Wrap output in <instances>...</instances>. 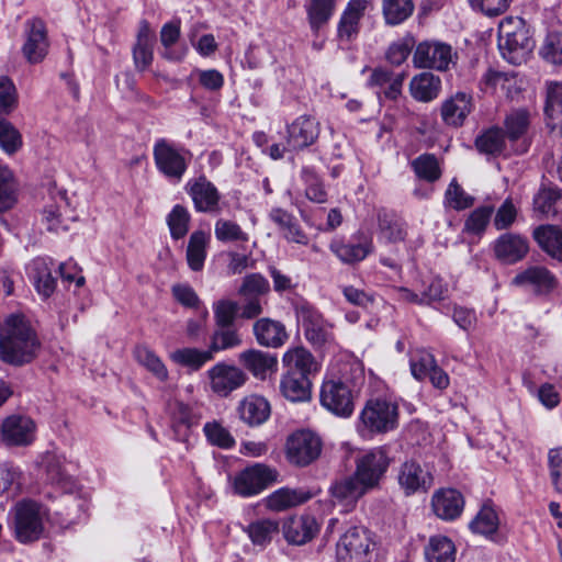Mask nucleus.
<instances>
[{"label":"nucleus","mask_w":562,"mask_h":562,"mask_svg":"<svg viewBox=\"0 0 562 562\" xmlns=\"http://www.w3.org/2000/svg\"><path fill=\"white\" fill-rule=\"evenodd\" d=\"M252 333L258 345L266 348H280L289 339L284 324L269 317L257 319L252 325Z\"/></svg>","instance_id":"nucleus-20"},{"label":"nucleus","mask_w":562,"mask_h":562,"mask_svg":"<svg viewBox=\"0 0 562 562\" xmlns=\"http://www.w3.org/2000/svg\"><path fill=\"white\" fill-rule=\"evenodd\" d=\"M282 363L286 372L292 371L296 374H303L306 378L311 373L318 371V363L314 356L304 347H293L285 351L282 357Z\"/></svg>","instance_id":"nucleus-31"},{"label":"nucleus","mask_w":562,"mask_h":562,"mask_svg":"<svg viewBox=\"0 0 562 562\" xmlns=\"http://www.w3.org/2000/svg\"><path fill=\"white\" fill-rule=\"evenodd\" d=\"M214 234L215 237L223 243L248 240L247 233H245L237 223L224 218L216 221Z\"/></svg>","instance_id":"nucleus-56"},{"label":"nucleus","mask_w":562,"mask_h":562,"mask_svg":"<svg viewBox=\"0 0 562 562\" xmlns=\"http://www.w3.org/2000/svg\"><path fill=\"white\" fill-rule=\"evenodd\" d=\"M278 472L265 464L257 463L236 474L234 491L243 497H249L262 492L277 480Z\"/></svg>","instance_id":"nucleus-9"},{"label":"nucleus","mask_w":562,"mask_h":562,"mask_svg":"<svg viewBox=\"0 0 562 562\" xmlns=\"http://www.w3.org/2000/svg\"><path fill=\"white\" fill-rule=\"evenodd\" d=\"M367 0H351L344 11L338 24V37L340 41L350 42L359 33V22L367 9Z\"/></svg>","instance_id":"nucleus-28"},{"label":"nucleus","mask_w":562,"mask_h":562,"mask_svg":"<svg viewBox=\"0 0 562 562\" xmlns=\"http://www.w3.org/2000/svg\"><path fill=\"white\" fill-rule=\"evenodd\" d=\"M319 531V524L312 515L293 516L283 524V535L289 543L304 544Z\"/></svg>","instance_id":"nucleus-21"},{"label":"nucleus","mask_w":562,"mask_h":562,"mask_svg":"<svg viewBox=\"0 0 562 562\" xmlns=\"http://www.w3.org/2000/svg\"><path fill=\"white\" fill-rule=\"evenodd\" d=\"M475 199L468 194L462 187L453 179L445 193V204L456 211L471 207Z\"/></svg>","instance_id":"nucleus-52"},{"label":"nucleus","mask_w":562,"mask_h":562,"mask_svg":"<svg viewBox=\"0 0 562 562\" xmlns=\"http://www.w3.org/2000/svg\"><path fill=\"white\" fill-rule=\"evenodd\" d=\"M240 344L241 338L233 326H217L211 338L210 350L214 353L216 351L237 347Z\"/></svg>","instance_id":"nucleus-50"},{"label":"nucleus","mask_w":562,"mask_h":562,"mask_svg":"<svg viewBox=\"0 0 562 562\" xmlns=\"http://www.w3.org/2000/svg\"><path fill=\"white\" fill-rule=\"evenodd\" d=\"M48 38L45 24L40 19L25 23V43L22 47L24 57L31 64L42 61L48 53Z\"/></svg>","instance_id":"nucleus-13"},{"label":"nucleus","mask_w":562,"mask_h":562,"mask_svg":"<svg viewBox=\"0 0 562 562\" xmlns=\"http://www.w3.org/2000/svg\"><path fill=\"white\" fill-rule=\"evenodd\" d=\"M186 189L198 212H215L218 210L220 192L206 177L200 176L196 179L189 180Z\"/></svg>","instance_id":"nucleus-17"},{"label":"nucleus","mask_w":562,"mask_h":562,"mask_svg":"<svg viewBox=\"0 0 562 562\" xmlns=\"http://www.w3.org/2000/svg\"><path fill=\"white\" fill-rule=\"evenodd\" d=\"M397 480L405 495L427 492L434 483L431 473L416 461L404 462L400 468Z\"/></svg>","instance_id":"nucleus-16"},{"label":"nucleus","mask_w":562,"mask_h":562,"mask_svg":"<svg viewBox=\"0 0 562 562\" xmlns=\"http://www.w3.org/2000/svg\"><path fill=\"white\" fill-rule=\"evenodd\" d=\"M281 394L291 402H305L311 398V381L303 374L285 372L280 380Z\"/></svg>","instance_id":"nucleus-32"},{"label":"nucleus","mask_w":562,"mask_h":562,"mask_svg":"<svg viewBox=\"0 0 562 562\" xmlns=\"http://www.w3.org/2000/svg\"><path fill=\"white\" fill-rule=\"evenodd\" d=\"M157 169L168 179L179 182L187 171L191 157L189 150L176 147L165 138H159L153 149Z\"/></svg>","instance_id":"nucleus-3"},{"label":"nucleus","mask_w":562,"mask_h":562,"mask_svg":"<svg viewBox=\"0 0 562 562\" xmlns=\"http://www.w3.org/2000/svg\"><path fill=\"white\" fill-rule=\"evenodd\" d=\"M441 80L431 72H422L414 76L409 82L412 97L419 102H430L439 95Z\"/></svg>","instance_id":"nucleus-34"},{"label":"nucleus","mask_w":562,"mask_h":562,"mask_svg":"<svg viewBox=\"0 0 562 562\" xmlns=\"http://www.w3.org/2000/svg\"><path fill=\"white\" fill-rule=\"evenodd\" d=\"M190 220V213L184 206L178 204L171 210L167 223L172 238L180 239L187 235Z\"/></svg>","instance_id":"nucleus-55"},{"label":"nucleus","mask_w":562,"mask_h":562,"mask_svg":"<svg viewBox=\"0 0 562 562\" xmlns=\"http://www.w3.org/2000/svg\"><path fill=\"white\" fill-rule=\"evenodd\" d=\"M15 537L22 543L36 541L44 531L41 506L32 501H25L15 506Z\"/></svg>","instance_id":"nucleus-6"},{"label":"nucleus","mask_w":562,"mask_h":562,"mask_svg":"<svg viewBox=\"0 0 562 562\" xmlns=\"http://www.w3.org/2000/svg\"><path fill=\"white\" fill-rule=\"evenodd\" d=\"M35 438V424L26 417L12 415L1 426V440L7 446H27Z\"/></svg>","instance_id":"nucleus-15"},{"label":"nucleus","mask_w":562,"mask_h":562,"mask_svg":"<svg viewBox=\"0 0 562 562\" xmlns=\"http://www.w3.org/2000/svg\"><path fill=\"white\" fill-rule=\"evenodd\" d=\"M493 250L499 261L512 265L527 255L529 244L527 238L519 234L505 233L495 240Z\"/></svg>","instance_id":"nucleus-19"},{"label":"nucleus","mask_w":562,"mask_h":562,"mask_svg":"<svg viewBox=\"0 0 562 562\" xmlns=\"http://www.w3.org/2000/svg\"><path fill=\"white\" fill-rule=\"evenodd\" d=\"M368 492L369 490L353 474L335 480L329 487L331 503L345 512L352 510Z\"/></svg>","instance_id":"nucleus-12"},{"label":"nucleus","mask_w":562,"mask_h":562,"mask_svg":"<svg viewBox=\"0 0 562 562\" xmlns=\"http://www.w3.org/2000/svg\"><path fill=\"white\" fill-rule=\"evenodd\" d=\"M532 236L538 246L551 258L562 261V228L546 224L533 229Z\"/></svg>","instance_id":"nucleus-30"},{"label":"nucleus","mask_w":562,"mask_h":562,"mask_svg":"<svg viewBox=\"0 0 562 562\" xmlns=\"http://www.w3.org/2000/svg\"><path fill=\"white\" fill-rule=\"evenodd\" d=\"M412 168L419 179L435 182L441 177L438 159L432 154H423L412 161Z\"/></svg>","instance_id":"nucleus-48"},{"label":"nucleus","mask_w":562,"mask_h":562,"mask_svg":"<svg viewBox=\"0 0 562 562\" xmlns=\"http://www.w3.org/2000/svg\"><path fill=\"white\" fill-rule=\"evenodd\" d=\"M390 462L391 460L385 449L373 448L355 459V472L352 474L370 492L380 487Z\"/></svg>","instance_id":"nucleus-4"},{"label":"nucleus","mask_w":562,"mask_h":562,"mask_svg":"<svg viewBox=\"0 0 562 562\" xmlns=\"http://www.w3.org/2000/svg\"><path fill=\"white\" fill-rule=\"evenodd\" d=\"M431 505L438 517L446 520H452L462 513L464 499L460 492L453 488H448L435 493Z\"/></svg>","instance_id":"nucleus-26"},{"label":"nucleus","mask_w":562,"mask_h":562,"mask_svg":"<svg viewBox=\"0 0 562 562\" xmlns=\"http://www.w3.org/2000/svg\"><path fill=\"white\" fill-rule=\"evenodd\" d=\"M15 203V183L12 171L0 166V212L11 209Z\"/></svg>","instance_id":"nucleus-54"},{"label":"nucleus","mask_w":562,"mask_h":562,"mask_svg":"<svg viewBox=\"0 0 562 562\" xmlns=\"http://www.w3.org/2000/svg\"><path fill=\"white\" fill-rule=\"evenodd\" d=\"M192 425L191 411L183 403H177L172 411V428L176 436L184 440Z\"/></svg>","instance_id":"nucleus-59"},{"label":"nucleus","mask_w":562,"mask_h":562,"mask_svg":"<svg viewBox=\"0 0 562 562\" xmlns=\"http://www.w3.org/2000/svg\"><path fill=\"white\" fill-rule=\"evenodd\" d=\"M499 519L496 510L490 504H484L475 518L471 521L470 528L473 532L490 536L498 529Z\"/></svg>","instance_id":"nucleus-44"},{"label":"nucleus","mask_w":562,"mask_h":562,"mask_svg":"<svg viewBox=\"0 0 562 562\" xmlns=\"http://www.w3.org/2000/svg\"><path fill=\"white\" fill-rule=\"evenodd\" d=\"M548 463L553 486L557 492L562 493V447L549 450Z\"/></svg>","instance_id":"nucleus-64"},{"label":"nucleus","mask_w":562,"mask_h":562,"mask_svg":"<svg viewBox=\"0 0 562 562\" xmlns=\"http://www.w3.org/2000/svg\"><path fill=\"white\" fill-rule=\"evenodd\" d=\"M286 145L289 151L304 149L319 136V123L312 116L302 115L286 128Z\"/></svg>","instance_id":"nucleus-14"},{"label":"nucleus","mask_w":562,"mask_h":562,"mask_svg":"<svg viewBox=\"0 0 562 562\" xmlns=\"http://www.w3.org/2000/svg\"><path fill=\"white\" fill-rule=\"evenodd\" d=\"M457 59V52L451 45L439 41L420 42L413 53V64L419 69L447 71L456 65Z\"/></svg>","instance_id":"nucleus-5"},{"label":"nucleus","mask_w":562,"mask_h":562,"mask_svg":"<svg viewBox=\"0 0 562 562\" xmlns=\"http://www.w3.org/2000/svg\"><path fill=\"white\" fill-rule=\"evenodd\" d=\"M238 305L231 300H221L214 304V318L216 326H233Z\"/></svg>","instance_id":"nucleus-63"},{"label":"nucleus","mask_w":562,"mask_h":562,"mask_svg":"<svg viewBox=\"0 0 562 562\" xmlns=\"http://www.w3.org/2000/svg\"><path fill=\"white\" fill-rule=\"evenodd\" d=\"M494 207L492 205H483L473 210L464 223V232L481 235L488 225Z\"/></svg>","instance_id":"nucleus-53"},{"label":"nucleus","mask_w":562,"mask_h":562,"mask_svg":"<svg viewBox=\"0 0 562 562\" xmlns=\"http://www.w3.org/2000/svg\"><path fill=\"white\" fill-rule=\"evenodd\" d=\"M171 359L178 364L199 370L204 363L213 359V353L210 348L207 350L182 348L172 352Z\"/></svg>","instance_id":"nucleus-46"},{"label":"nucleus","mask_w":562,"mask_h":562,"mask_svg":"<svg viewBox=\"0 0 562 562\" xmlns=\"http://www.w3.org/2000/svg\"><path fill=\"white\" fill-rule=\"evenodd\" d=\"M22 135L19 130L7 119L0 117V147L12 155L22 147Z\"/></svg>","instance_id":"nucleus-51"},{"label":"nucleus","mask_w":562,"mask_h":562,"mask_svg":"<svg viewBox=\"0 0 562 562\" xmlns=\"http://www.w3.org/2000/svg\"><path fill=\"white\" fill-rule=\"evenodd\" d=\"M270 285L268 280L260 273L247 274L238 290V294L246 297H256L268 293Z\"/></svg>","instance_id":"nucleus-58"},{"label":"nucleus","mask_w":562,"mask_h":562,"mask_svg":"<svg viewBox=\"0 0 562 562\" xmlns=\"http://www.w3.org/2000/svg\"><path fill=\"white\" fill-rule=\"evenodd\" d=\"M427 562H454L456 548L446 536H434L425 549Z\"/></svg>","instance_id":"nucleus-39"},{"label":"nucleus","mask_w":562,"mask_h":562,"mask_svg":"<svg viewBox=\"0 0 562 562\" xmlns=\"http://www.w3.org/2000/svg\"><path fill=\"white\" fill-rule=\"evenodd\" d=\"M297 317L302 324L305 338L311 344L323 346L330 339V326L317 311L308 306H302L297 311Z\"/></svg>","instance_id":"nucleus-18"},{"label":"nucleus","mask_w":562,"mask_h":562,"mask_svg":"<svg viewBox=\"0 0 562 562\" xmlns=\"http://www.w3.org/2000/svg\"><path fill=\"white\" fill-rule=\"evenodd\" d=\"M533 46L535 43L529 35V31H520L514 36L498 40V47L503 57L515 65L526 61Z\"/></svg>","instance_id":"nucleus-22"},{"label":"nucleus","mask_w":562,"mask_h":562,"mask_svg":"<svg viewBox=\"0 0 562 562\" xmlns=\"http://www.w3.org/2000/svg\"><path fill=\"white\" fill-rule=\"evenodd\" d=\"M246 531L254 544L263 547L279 533V524L273 519H259L251 522Z\"/></svg>","instance_id":"nucleus-42"},{"label":"nucleus","mask_w":562,"mask_h":562,"mask_svg":"<svg viewBox=\"0 0 562 562\" xmlns=\"http://www.w3.org/2000/svg\"><path fill=\"white\" fill-rule=\"evenodd\" d=\"M321 452V438L310 430L296 431L286 440L285 453L292 464L308 465L319 457Z\"/></svg>","instance_id":"nucleus-8"},{"label":"nucleus","mask_w":562,"mask_h":562,"mask_svg":"<svg viewBox=\"0 0 562 562\" xmlns=\"http://www.w3.org/2000/svg\"><path fill=\"white\" fill-rule=\"evenodd\" d=\"M472 111V97L465 92H457L441 105V117L451 126H461Z\"/></svg>","instance_id":"nucleus-27"},{"label":"nucleus","mask_w":562,"mask_h":562,"mask_svg":"<svg viewBox=\"0 0 562 562\" xmlns=\"http://www.w3.org/2000/svg\"><path fill=\"white\" fill-rule=\"evenodd\" d=\"M413 10L412 0H383V14L387 24H400L413 13Z\"/></svg>","instance_id":"nucleus-49"},{"label":"nucleus","mask_w":562,"mask_h":562,"mask_svg":"<svg viewBox=\"0 0 562 562\" xmlns=\"http://www.w3.org/2000/svg\"><path fill=\"white\" fill-rule=\"evenodd\" d=\"M371 539L366 529H348L337 543V558L340 562H366L370 552Z\"/></svg>","instance_id":"nucleus-10"},{"label":"nucleus","mask_w":562,"mask_h":562,"mask_svg":"<svg viewBox=\"0 0 562 562\" xmlns=\"http://www.w3.org/2000/svg\"><path fill=\"white\" fill-rule=\"evenodd\" d=\"M540 54L552 64H562V32H550L542 44Z\"/></svg>","instance_id":"nucleus-60"},{"label":"nucleus","mask_w":562,"mask_h":562,"mask_svg":"<svg viewBox=\"0 0 562 562\" xmlns=\"http://www.w3.org/2000/svg\"><path fill=\"white\" fill-rule=\"evenodd\" d=\"M330 250L344 262L352 265L362 261L372 250L373 244L371 239H363L358 244H344L333 241Z\"/></svg>","instance_id":"nucleus-37"},{"label":"nucleus","mask_w":562,"mask_h":562,"mask_svg":"<svg viewBox=\"0 0 562 562\" xmlns=\"http://www.w3.org/2000/svg\"><path fill=\"white\" fill-rule=\"evenodd\" d=\"M209 240V235L203 231H195L191 234L187 247V261L191 270L201 271L203 269Z\"/></svg>","instance_id":"nucleus-38"},{"label":"nucleus","mask_w":562,"mask_h":562,"mask_svg":"<svg viewBox=\"0 0 562 562\" xmlns=\"http://www.w3.org/2000/svg\"><path fill=\"white\" fill-rule=\"evenodd\" d=\"M41 341L22 315H10L0 326V360L22 367L37 358Z\"/></svg>","instance_id":"nucleus-1"},{"label":"nucleus","mask_w":562,"mask_h":562,"mask_svg":"<svg viewBox=\"0 0 562 562\" xmlns=\"http://www.w3.org/2000/svg\"><path fill=\"white\" fill-rule=\"evenodd\" d=\"M514 283L529 288L538 294L552 291L557 284L554 276L544 267H530L514 278Z\"/></svg>","instance_id":"nucleus-25"},{"label":"nucleus","mask_w":562,"mask_h":562,"mask_svg":"<svg viewBox=\"0 0 562 562\" xmlns=\"http://www.w3.org/2000/svg\"><path fill=\"white\" fill-rule=\"evenodd\" d=\"M41 468L46 474V480L59 486L65 492H71L75 481L65 468V458L55 452H46L41 458Z\"/></svg>","instance_id":"nucleus-23"},{"label":"nucleus","mask_w":562,"mask_h":562,"mask_svg":"<svg viewBox=\"0 0 562 562\" xmlns=\"http://www.w3.org/2000/svg\"><path fill=\"white\" fill-rule=\"evenodd\" d=\"M505 139L502 127L493 126L476 137L475 146L480 153L498 155L505 148Z\"/></svg>","instance_id":"nucleus-41"},{"label":"nucleus","mask_w":562,"mask_h":562,"mask_svg":"<svg viewBox=\"0 0 562 562\" xmlns=\"http://www.w3.org/2000/svg\"><path fill=\"white\" fill-rule=\"evenodd\" d=\"M380 237L387 243L403 241L406 237V225L395 213L380 211L378 214Z\"/></svg>","instance_id":"nucleus-36"},{"label":"nucleus","mask_w":562,"mask_h":562,"mask_svg":"<svg viewBox=\"0 0 562 562\" xmlns=\"http://www.w3.org/2000/svg\"><path fill=\"white\" fill-rule=\"evenodd\" d=\"M311 495L297 490L279 488L265 499V506L273 512H283L310 499Z\"/></svg>","instance_id":"nucleus-35"},{"label":"nucleus","mask_w":562,"mask_h":562,"mask_svg":"<svg viewBox=\"0 0 562 562\" xmlns=\"http://www.w3.org/2000/svg\"><path fill=\"white\" fill-rule=\"evenodd\" d=\"M136 361L151 372L158 380L166 381L168 371L160 358L147 346H137L134 349Z\"/></svg>","instance_id":"nucleus-43"},{"label":"nucleus","mask_w":562,"mask_h":562,"mask_svg":"<svg viewBox=\"0 0 562 562\" xmlns=\"http://www.w3.org/2000/svg\"><path fill=\"white\" fill-rule=\"evenodd\" d=\"M361 380H363V370L358 362L338 363L333 368L331 378L322 384L319 394L322 406L337 416H350L353 412L350 385H355Z\"/></svg>","instance_id":"nucleus-2"},{"label":"nucleus","mask_w":562,"mask_h":562,"mask_svg":"<svg viewBox=\"0 0 562 562\" xmlns=\"http://www.w3.org/2000/svg\"><path fill=\"white\" fill-rule=\"evenodd\" d=\"M204 435L209 442L222 449H229L235 445L231 432L217 422L206 423L203 427Z\"/></svg>","instance_id":"nucleus-57"},{"label":"nucleus","mask_w":562,"mask_h":562,"mask_svg":"<svg viewBox=\"0 0 562 562\" xmlns=\"http://www.w3.org/2000/svg\"><path fill=\"white\" fill-rule=\"evenodd\" d=\"M239 362L257 379L266 380L278 370V358L258 349H249L239 355Z\"/></svg>","instance_id":"nucleus-24"},{"label":"nucleus","mask_w":562,"mask_h":562,"mask_svg":"<svg viewBox=\"0 0 562 562\" xmlns=\"http://www.w3.org/2000/svg\"><path fill=\"white\" fill-rule=\"evenodd\" d=\"M361 420L372 432H386L398 423V407L386 400H370L362 409Z\"/></svg>","instance_id":"nucleus-7"},{"label":"nucleus","mask_w":562,"mask_h":562,"mask_svg":"<svg viewBox=\"0 0 562 562\" xmlns=\"http://www.w3.org/2000/svg\"><path fill=\"white\" fill-rule=\"evenodd\" d=\"M211 390L220 395L227 396L233 391L243 386L247 381V374L236 366L224 362L216 363L207 371Z\"/></svg>","instance_id":"nucleus-11"},{"label":"nucleus","mask_w":562,"mask_h":562,"mask_svg":"<svg viewBox=\"0 0 562 562\" xmlns=\"http://www.w3.org/2000/svg\"><path fill=\"white\" fill-rule=\"evenodd\" d=\"M436 364V360L431 353L420 351L411 360L412 374L417 380H424L428 376Z\"/></svg>","instance_id":"nucleus-61"},{"label":"nucleus","mask_w":562,"mask_h":562,"mask_svg":"<svg viewBox=\"0 0 562 562\" xmlns=\"http://www.w3.org/2000/svg\"><path fill=\"white\" fill-rule=\"evenodd\" d=\"M240 418L250 426L263 424L270 416L269 402L259 395L245 397L238 407Z\"/></svg>","instance_id":"nucleus-33"},{"label":"nucleus","mask_w":562,"mask_h":562,"mask_svg":"<svg viewBox=\"0 0 562 562\" xmlns=\"http://www.w3.org/2000/svg\"><path fill=\"white\" fill-rule=\"evenodd\" d=\"M530 113L526 109H515L507 113L503 121V133L512 142L521 140L526 145L529 127Z\"/></svg>","instance_id":"nucleus-29"},{"label":"nucleus","mask_w":562,"mask_h":562,"mask_svg":"<svg viewBox=\"0 0 562 562\" xmlns=\"http://www.w3.org/2000/svg\"><path fill=\"white\" fill-rule=\"evenodd\" d=\"M561 198V191L552 187H541L533 198V211L540 216L548 217L557 214L555 203Z\"/></svg>","instance_id":"nucleus-47"},{"label":"nucleus","mask_w":562,"mask_h":562,"mask_svg":"<svg viewBox=\"0 0 562 562\" xmlns=\"http://www.w3.org/2000/svg\"><path fill=\"white\" fill-rule=\"evenodd\" d=\"M303 179L307 186L305 189L306 198L316 203H325L327 193L317 176L312 170L304 169Z\"/></svg>","instance_id":"nucleus-62"},{"label":"nucleus","mask_w":562,"mask_h":562,"mask_svg":"<svg viewBox=\"0 0 562 562\" xmlns=\"http://www.w3.org/2000/svg\"><path fill=\"white\" fill-rule=\"evenodd\" d=\"M335 0H310L307 15L311 27L317 32L331 18Z\"/></svg>","instance_id":"nucleus-45"},{"label":"nucleus","mask_w":562,"mask_h":562,"mask_svg":"<svg viewBox=\"0 0 562 562\" xmlns=\"http://www.w3.org/2000/svg\"><path fill=\"white\" fill-rule=\"evenodd\" d=\"M32 274L37 292L44 297L50 296L55 291L56 280L47 261L42 258L35 259L32 263Z\"/></svg>","instance_id":"nucleus-40"}]
</instances>
